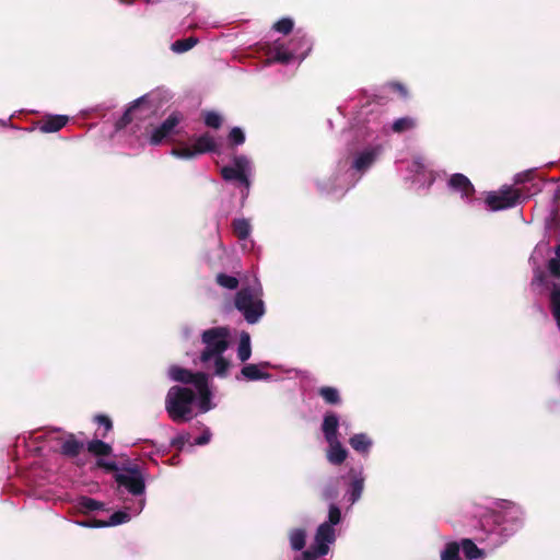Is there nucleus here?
<instances>
[{"label": "nucleus", "mask_w": 560, "mask_h": 560, "mask_svg": "<svg viewBox=\"0 0 560 560\" xmlns=\"http://www.w3.org/2000/svg\"><path fill=\"white\" fill-rule=\"evenodd\" d=\"M252 348H250V338L247 332H243L240 339L238 348H237V358L245 362L250 358Z\"/></svg>", "instance_id": "nucleus-29"}, {"label": "nucleus", "mask_w": 560, "mask_h": 560, "mask_svg": "<svg viewBox=\"0 0 560 560\" xmlns=\"http://www.w3.org/2000/svg\"><path fill=\"white\" fill-rule=\"evenodd\" d=\"M341 521V511L339 506L335 503L329 504V511H328V524H331L334 527L335 525H338Z\"/></svg>", "instance_id": "nucleus-44"}, {"label": "nucleus", "mask_w": 560, "mask_h": 560, "mask_svg": "<svg viewBox=\"0 0 560 560\" xmlns=\"http://www.w3.org/2000/svg\"><path fill=\"white\" fill-rule=\"evenodd\" d=\"M230 331L226 327H213L201 335V341L206 348L200 354L202 363L209 362L214 355L222 354L229 347Z\"/></svg>", "instance_id": "nucleus-3"}, {"label": "nucleus", "mask_w": 560, "mask_h": 560, "mask_svg": "<svg viewBox=\"0 0 560 560\" xmlns=\"http://www.w3.org/2000/svg\"><path fill=\"white\" fill-rule=\"evenodd\" d=\"M234 167L240 170L242 173L247 172L249 168V161L245 155H234L233 158Z\"/></svg>", "instance_id": "nucleus-46"}, {"label": "nucleus", "mask_w": 560, "mask_h": 560, "mask_svg": "<svg viewBox=\"0 0 560 560\" xmlns=\"http://www.w3.org/2000/svg\"><path fill=\"white\" fill-rule=\"evenodd\" d=\"M98 523H106V521H101L96 518H89L86 521L80 522L79 524L84 527H93V528H101L102 526H96Z\"/></svg>", "instance_id": "nucleus-53"}, {"label": "nucleus", "mask_w": 560, "mask_h": 560, "mask_svg": "<svg viewBox=\"0 0 560 560\" xmlns=\"http://www.w3.org/2000/svg\"><path fill=\"white\" fill-rule=\"evenodd\" d=\"M211 438L210 431L207 429L203 433L195 440L196 445H206L209 443Z\"/></svg>", "instance_id": "nucleus-52"}, {"label": "nucleus", "mask_w": 560, "mask_h": 560, "mask_svg": "<svg viewBox=\"0 0 560 560\" xmlns=\"http://www.w3.org/2000/svg\"><path fill=\"white\" fill-rule=\"evenodd\" d=\"M115 480L133 495H140L145 490L144 479L138 466L127 468L126 474H117Z\"/></svg>", "instance_id": "nucleus-5"}, {"label": "nucleus", "mask_w": 560, "mask_h": 560, "mask_svg": "<svg viewBox=\"0 0 560 560\" xmlns=\"http://www.w3.org/2000/svg\"><path fill=\"white\" fill-rule=\"evenodd\" d=\"M339 495V485L337 480L326 483L320 491V499L334 503Z\"/></svg>", "instance_id": "nucleus-28"}, {"label": "nucleus", "mask_w": 560, "mask_h": 560, "mask_svg": "<svg viewBox=\"0 0 560 560\" xmlns=\"http://www.w3.org/2000/svg\"><path fill=\"white\" fill-rule=\"evenodd\" d=\"M144 109L147 112H151L152 109V106L148 100V95H143L130 104L122 116L115 122V129L117 131L125 129L135 118L143 119L147 114L137 116L136 112H142Z\"/></svg>", "instance_id": "nucleus-7"}, {"label": "nucleus", "mask_w": 560, "mask_h": 560, "mask_svg": "<svg viewBox=\"0 0 560 560\" xmlns=\"http://www.w3.org/2000/svg\"><path fill=\"white\" fill-rule=\"evenodd\" d=\"M448 187L454 191L460 192L463 198H472L475 195L474 185L469 178L462 173L451 175L448 179Z\"/></svg>", "instance_id": "nucleus-8"}, {"label": "nucleus", "mask_w": 560, "mask_h": 560, "mask_svg": "<svg viewBox=\"0 0 560 560\" xmlns=\"http://www.w3.org/2000/svg\"><path fill=\"white\" fill-rule=\"evenodd\" d=\"M215 282L222 287V288H225V289H229V290H235L237 289L238 287V279L234 276H229L226 273H218L217 277H215Z\"/></svg>", "instance_id": "nucleus-36"}, {"label": "nucleus", "mask_w": 560, "mask_h": 560, "mask_svg": "<svg viewBox=\"0 0 560 560\" xmlns=\"http://www.w3.org/2000/svg\"><path fill=\"white\" fill-rule=\"evenodd\" d=\"M349 444L354 451L366 454L372 446V441L366 434L358 433L350 438Z\"/></svg>", "instance_id": "nucleus-20"}, {"label": "nucleus", "mask_w": 560, "mask_h": 560, "mask_svg": "<svg viewBox=\"0 0 560 560\" xmlns=\"http://www.w3.org/2000/svg\"><path fill=\"white\" fill-rule=\"evenodd\" d=\"M335 529L331 524L322 523L315 534V545L328 546L335 541Z\"/></svg>", "instance_id": "nucleus-19"}, {"label": "nucleus", "mask_w": 560, "mask_h": 560, "mask_svg": "<svg viewBox=\"0 0 560 560\" xmlns=\"http://www.w3.org/2000/svg\"><path fill=\"white\" fill-rule=\"evenodd\" d=\"M521 198V190L509 186L503 187L499 192H490L486 198V203L491 210L498 211L514 207Z\"/></svg>", "instance_id": "nucleus-4"}, {"label": "nucleus", "mask_w": 560, "mask_h": 560, "mask_svg": "<svg viewBox=\"0 0 560 560\" xmlns=\"http://www.w3.org/2000/svg\"><path fill=\"white\" fill-rule=\"evenodd\" d=\"M184 116L179 112H173L161 125L153 128L149 142L151 145H159L174 133L175 128L183 121Z\"/></svg>", "instance_id": "nucleus-6"}, {"label": "nucleus", "mask_w": 560, "mask_h": 560, "mask_svg": "<svg viewBox=\"0 0 560 560\" xmlns=\"http://www.w3.org/2000/svg\"><path fill=\"white\" fill-rule=\"evenodd\" d=\"M306 534L304 529H295L290 536L291 547L294 550H302L305 546Z\"/></svg>", "instance_id": "nucleus-39"}, {"label": "nucleus", "mask_w": 560, "mask_h": 560, "mask_svg": "<svg viewBox=\"0 0 560 560\" xmlns=\"http://www.w3.org/2000/svg\"><path fill=\"white\" fill-rule=\"evenodd\" d=\"M199 375H207L203 372L194 373L187 369L180 368L178 365H172L168 369V376L175 381L183 384H192L195 387L198 384Z\"/></svg>", "instance_id": "nucleus-9"}, {"label": "nucleus", "mask_w": 560, "mask_h": 560, "mask_svg": "<svg viewBox=\"0 0 560 560\" xmlns=\"http://www.w3.org/2000/svg\"><path fill=\"white\" fill-rule=\"evenodd\" d=\"M94 421L104 428V431L100 433L98 435L102 438H106L108 432L113 429V422L110 418L106 415H96L94 417Z\"/></svg>", "instance_id": "nucleus-41"}, {"label": "nucleus", "mask_w": 560, "mask_h": 560, "mask_svg": "<svg viewBox=\"0 0 560 560\" xmlns=\"http://www.w3.org/2000/svg\"><path fill=\"white\" fill-rule=\"evenodd\" d=\"M195 392L189 387L172 386L165 397V410L175 423L190 421L194 417Z\"/></svg>", "instance_id": "nucleus-1"}, {"label": "nucleus", "mask_w": 560, "mask_h": 560, "mask_svg": "<svg viewBox=\"0 0 560 560\" xmlns=\"http://www.w3.org/2000/svg\"><path fill=\"white\" fill-rule=\"evenodd\" d=\"M294 58V55L290 51L283 50L277 47L275 49L273 59L280 63H289Z\"/></svg>", "instance_id": "nucleus-45"}, {"label": "nucleus", "mask_w": 560, "mask_h": 560, "mask_svg": "<svg viewBox=\"0 0 560 560\" xmlns=\"http://www.w3.org/2000/svg\"><path fill=\"white\" fill-rule=\"evenodd\" d=\"M86 448L91 454L95 456H109L113 452V448L109 444L98 439L90 441L86 445Z\"/></svg>", "instance_id": "nucleus-26"}, {"label": "nucleus", "mask_w": 560, "mask_h": 560, "mask_svg": "<svg viewBox=\"0 0 560 560\" xmlns=\"http://www.w3.org/2000/svg\"><path fill=\"white\" fill-rule=\"evenodd\" d=\"M198 43V39L194 36L187 38L177 39L172 44V50L177 54H183L190 50Z\"/></svg>", "instance_id": "nucleus-31"}, {"label": "nucleus", "mask_w": 560, "mask_h": 560, "mask_svg": "<svg viewBox=\"0 0 560 560\" xmlns=\"http://www.w3.org/2000/svg\"><path fill=\"white\" fill-rule=\"evenodd\" d=\"M417 119L411 116H405L396 119L392 125V130L395 133H402L410 131L417 127Z\"/></svg>", "instance_id": "nucleus-24"}, {"label": "nucleus", "mask_w": 560, "mask_h": 560, "mask_svg": "<svg viewBox=\"0 0 560 560\" xmlns=\"http://www.w3.org/2000/svg\"><path fill=\"white\" fill-rule=\"evenodd\" d=\"M245 142V133L240 127H233L228 136L229 147L234 148Z\"/></svg>", "instance_id": "nucleus-38"}, {"label": "nucleus", "mask_w": 560, "mask_h": 560, "mask_svg": "<svg viewBox=\"0 0 560 560\" xmlns=\"http://www.w3.org/2000/svg\"><path fill=\"white\" fill-rule=\"evenodd\" d=\"M241 374L248 381L267 380L270 375L261 372L256 364H246L242 368Z\"/></svg>", "instance_id": "nucleus-27"}, {"label": "nucleus", "mask_w": 560, "mask_h": 560, "mask_svg": "<svg viewBox=\"0 0 560 560\" xmlns=\"http://www.w3.org/2000/svg\"><path fill=\"white\" fill-rule=\"evenodd\" d=\"M327 443L329 445L327 450L328 462L332 465H341L348 456L347 450L341 445L339 440Z\"/></svg>", "instance_id": "nucleus-17"}, {"label": "nucleus", "mask_w": 560, "mask_h": 560, "mask_svg": "<svg viewBox=\"0 0 560 560\" xmlns=\"http://www.w3.org/2000/svg\"><path fill=\"white\" fill-rule=\"evenodd\" d=\"M189 434H179L172 440L171 445L178 451H182L185 444L189 442Z\"/></svg>", "instance_id": "nucleus-48"}, {"label": "nucleus", "mask_w": 560, "mask_h": 560, "mask_svg": "<svg viewBox=\"0 0 560 560\" xmlns=\"http://www.w3.org/2000/svg\"><path fill=\"white\" fill-rule=\"evenodd\" d=\"M172 153L176 158L187 159V160H190V159H194L197 156L194 151L192 144L175 148V149H173Z\"/></svg>", "instance_id": "nucleus-43"}, {"label": "nucleus", "mask_w": 560, "mask_h": 560, "mask_svg": "<svg viewBox=\"0 0 560 560\" xmlns=\"http://www.w3.org/2000/svg\"><path fill=\"white\" fill-rule=\"evenodd\" d=\"M557 381L560 383V372L557 375Z\"/></svg>", "instance_id": "nucleus-55"}, {"label": "nucleus", "mask_w": 560, "mask_h": 560, "mask_svg": "<svg viewBox=\"0 0 560 560\" xmlns=\"http://www.w3.org/2000/svg\"><path fill=\"white\" fill-rule=\"evenodd\" d=\"M203 122L207 127L219 129L222 126V117L213 112V110H207L202 113Z\"/></svg>", "instance_id": "nucleus-37"}, {"label": "nucleus", "mask_w": 560, "mask_h": 560, "mask_svg": "<svg viewBox=\"0 0 560 560\" xmlns=\"http://www.w3.org/2000/svg\"><path fill=\"white\" fill-rule=\"evenodd\" d=\"M78 508L83 512H92L95 510H103L104 503L90 497H81L78 500Z\"/></svg>", "instance_id": "nucleus-30"}, {"label": "nucleus", "mask_w": 560, "mask_h": 560, "mask_svg": "<svg viewBox=\"0 0 560 560\" xmlns=\"http://www.w3.org/2000/svg\"><path fill=\"white\" fill-rule=\"evenodd\" d=\"M215 374L220 377H225L230 368V362L222 357V354L214 355Z\"/></svg>", "instance_id": "nucleus-40"}, {"label": "nucleus", "mask_w": 560, "mask_h": 560, "mask_svg": "<svg viewBox=\"0 0 560 560\" xmlns=\"http://www.w3.org/2000/svg\"><path fill=\"white\" fill-rule=\"evenodd\" d=\"M196 389L199 394L198 406L201 412H207L213 408L211 402L212 393L208 384V375H199L198 384Z\"/></svg>", "instance_id": "nucleus-10"}, {"label": "nucleus", "mask_w": 560, "mask_h": 560, "mask_svg": "<svg viewBox=\"0 0 560 560\" xmlns=\"http://www.w3.org/2000/svg\"><path fill=\"white\" fill-rule=\"evenodd\" d=\"M551 284H552V282L550 283L548 281V273L544 269H541L539 266L534 268L533 278L530 281V288L533 290L540 288V287L547 288L550 290Z\"/></svg>", "instance_id": "nucleus-25"}, {"label": "nucleus", "mask_w": 560, "mask_h": 560, "mask_svg": "<svg viewBox=\"0 0 560 560\" xmlns=\"http://www.w3.org/2000/svg\"><path fill=\"white\" fill-rule=\"evenodd\" d=\"M387 86L392 91L397 92L402 98H407L409 95L407 88L398 81L388 82Z\"/></svg>", "instance_id": "nucleus-47"}, {"label": "nucleus", "mask_w": 560, "mask_h": 560, "mask_svg": "<svg viewBox=\"0 0 560 560\" xmlns=\"http://www.w3.org/2000/svg\"><path fill=\"white\" fill-rule=\"evenodd\" d=\"M96 465L103 469H105L106 471H117L118 470V466L115 462H106L104 459H98L96 462Z\"/></svg>", "instance_id": "nucleus-50"}, {"label": "nucleus", "mask_w": 560, "mask_h": 560, "mask_svg": "<svg viewBox=\"0 0 560 560\" xmlns=\"http://www.w3.org/2000/svg\"><path fill=\"white\" fill-rule=\"evenodd\" d=\"M221 176L225 180H237L245 186H249V180L247 174L242 173L240 170L234 166H224L221 168Z\"/></svg>", "instance_id": "nucleus-22"}, {"label": "nucleus", "mask_w": 560, "mask_h": 560, "mask_svg": "<svg viewBox=\"0 0 560 560\" xmlns=\"http://www.w3.org/2000/svg\"><path fill=\"white\" fill-rule=\"evenodd\" d=\"M459 544L452 541L446 544L444 550L441 552V560H462L459 557Z\"/></svg>", "instance_id": "nucleus-35"}, {"label": "nucleus", "mask_w": 560, "mask_h": 560, "mask_svg": "<svg viewBox=\"0 0 560 560\" xmlns=\"http://www.w3.org/2000/svg\"><path fill=\"white\" fill-rule=\"evenodd\" d=\"M318 395L327 405L337 406L341 404V397L336 387L322 386L318 388Z\"/></svg>", "instance_id": "nucleus-21"}, {"label": "nucleus", "mask_w": 560, "mask_h": 560, "mask_svg": "<svg viewBox=\"0 0 560 560\" xmlns=\"http://www.w3.org/2000/svg\"><path fill=\"white\" fill-rule=\"evenodd\" d=\"M235 308L248 324H256L265 314L264 301L257 298L249 287L241 289L234 298Z\"/></svg>", "instance_id": "nucleus-2"}, {"label": "nucleus", "mask_w": 560, "mask_h": 560, "mask_svg": "<svg viewBox=\"0 0 560 560\" xmlns=\"http://www.w3.org/2000/svg\"><path fill=\"white\" fill-rule=\"evenodd\" d=\"M293 26L294 23L290 18H283L273 24V30L287 35L292 32Z\"/></svg>", "instance_id": "nucleus-42"}, {"label": "nucleus", "mask_w": 560, "mask_h": 560, "mask_svg": "<svg viewBox=\"0 0 560 560\" xmlns=\"http://www.w3.org/2000/svg\"><path fill=\"white\" fill-rule=\"evenodd\" d=\"M462 548L465 557L469 560L477 559L482 556V551L476 546V544L468 538L462 540Z\"/></svg>", "instance_id": "nucleus-34"}, {"label": "nucleus", "mask_w": 560, "mask_h": 560, "mask_svg": "<svg viewBox=\"0 0 560 560\" xmlns=\"http://www.w3.org/2000/svg\"><path fill=\"white\" fill-rule=\"evenodd\" d=\"M338 429H339V418L332 411H327L324 415L322 431L326 442H334L338 439Z\"/></svg>", "instance_id": "nucleus-11"}, {"label": "nucleus", "mask_w": 560, "mask_h": 560, "mask_svg": "<svg viewBox=\"0 0 560 560\" xmlns=\"http://www.w3.org/2000/svg\"><path fill=\"white\" fill-rule=\"evenodd\" d=\"M232 231H233V234L241 241H244L246 240L250 232H252V226L248 222V220L246 219H234L232 221Z\"/></svg>", "instance_id": "nucleus-23"}, {"label": "nucleus", "mask_w": 560, "mask_h": 560, "mask_svg": "<svg viewBox=\"0 0 560 560\" xmlns=\"http://www.w3.org/2000/svg\"><path fill=\"white\" fill-rule=\"evenodd\" d=\"M556 257L547 264L548 273L551 278L560 280V243L555 248Z\"/></svg>", "instance_id": "nucleus-32"}, {"label": "nucleus", "mask_w": 560, "mask_h": 560, "mask_svg": "<svg viewBox=\"0 0 560 560\" xmlns=\"http://www.w3.org/2000/svg\"><path fill=\"white\" fill-rule=\"evenodd\" d=\"M192 148L197 156L205 153L218 152V144L209 132L195 137Z\"/></svg>", "instance_id": "nucleus-13"}, {"label": "nucleus", "mask_w": 560, "mask_h": 560, "mask_svg": "<svg viewBox=\"0 0 560 560\" xmlns=\"http://www.w3.org/2000/svg\"><path fill=\"white\" fill-rule=\"evenodd\" d=\"M69 121V117L66 115H47L38 122V128L42 132H57L62 129L67 122Z\"/></svg>", "instance_id": "nucleus-12"}, {"label": "nucleus", "mask_w": 560, "mask_h": 560, "mask_svg": "<svg viewBox=\"0 0 560 560\" xmlns=\"http://www.w3.org/2000/svg\"><path fill=\"white\" fill-rule=\"evenodd\" d=\"M547 228L549 230H558L560 229V217L557 211H553L551 214V218L549 219L547 223Z\"/></svg>", "instance_id": "nucleus-51"}, {"label": "nucleus", "mask_w": 560, "mask_h": 560, "mask_svg": "<svg viewBox=\"0 0 560 560\" xmlns=\"http://www.w3.org/2000/svg\"><path fill=\"white\" fill-rule=\"evenodd\" d=\"M349 475L351 477V482L349 485V501L351 504L355 503L362 495L364 489V477L362 471H357L355 469H350Z\"/></svg>", "instance_id": "nucleus-16"}, {"label": "nucleus", "mask_w": 560, "mask_h": 560, "mask_svg": "<svg viewBox=\"0 0 560 560\" xmlns=\"http://www.w3.org/2000/svg\"><path fill=\"white\" fill-rule=\"evenodd\" d=\"M382 148L380 145L366 149L358 154L355 160L353 161V168L359 172H363L368 170L376 160L377 155L381 153Z\"/></svg>", "instance_id": "nucleus-14"}, {"label": "nucleus", "mask_w": 560, "mask_h": 560, "mask_svg": "<svg viewBox=\"0 0 560 560\" xmlns=\"http://www.w3.org/2000/svg\"><path fill=\"white\" fill-rule=\"evenodd\" d=\"M549 308L560 330V283L552 282L549 292Z\"/></svg>", "instance_id": "nucleus-18"}, {"label": "nucleus", "mask_w": 560, "mask_h": 560, "mask_svg": "<svg viewBox=\"0 0 560 560\" xmlns=\"http://www.w3.org/2000/svg\"><path fill=\"white\" fill-rule=\"evenodd\" d=\"M535 171L534 170H527L523 173L517 174L515 183L516 184H524L527 182H530L534 179Z\"/></svg>", "instance_id": "nucleus-49"}, {"label": "nucleus", "mask_w": 560, "mask_h": 560, "mask_svg": "<svg viewBox=\"0 0 560 560\" xmlns=\"http://www.w3.org/2000/svg\"><path fill=\"white\" fill-rule=\"evenodd\" d=\"M84 448V443L79 441L73 433L67 434L66 439L61 441L60 454L73 458L77 457Z\"/></svg>", "instance_id": "nucleus-15"}, {"label": "nucleus", "mask_w": 560, "mask_h": 560, "mask_svg": "<svg viewBox=\"0 0 560 560\" xmlns=\"http://www.w3.org/2000/svg\"><path fill=\"white\" fill-rule=\"evenodd\" d=\"M130 521V514L126 511H117L110 515L106 523H98L96 526H117Z\"/></svg>", "instance_id": "nucleus-33"}, {"label": "nucleus", "mask_w": 560, "mask_h": 560, "mask_svg": "<svg viewBox=\"0 0 560 560\" xmlns=\"http://www.w3.org/2000/svg\"><path fill=\"white\" fill-rule=\"evenodd\" d=\"M553 199H555L556 201H557L558 199H560V188H558V189L555 191Z\"/></svg>", "instance_id": "nucleus-54"}]
</instances>
